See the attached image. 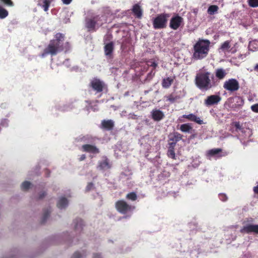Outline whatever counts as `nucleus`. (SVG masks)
<instances>
[{
    "instance_id": "nucleus-32",
    "label": "nucleus",
    "mask_w": 258,
    "mask_h": 258,
    "mask_svg": "<svg viewBox=\"0 0 258 258\" xmlns=\"http://www.w3.org/2000/svg\"><path fill=\"white\" fill-rule=\"evenodd\" d=\"M8 11L0 6V19H5L8 16Z\"/></svg>"
},
{
    "instance_id": "nucleus-21",
    "label": "nucleus",
    "mask_w": 258,
    "mask_h": 258,
    "mask_svg": "<svg viewBox=\"0 0 258 258\" xmlns=\"http://www.w3.org/2000/svg\"><path fill=\"white\" fill-rule=\"evenodd\" d=\"M174 81V78L167 77L163 79L162 82V86L163 88H168L171 85Z\"/></svg>"
},
{
    "instance_id": "nucleus-38",
    "label": "nucleus",
    "mask_w": 258,
    "mask_h": 258,
    "mask_svg": "<svg viewBox=\"0 0 258 258\" xmlns=\"http://www.w3.org/2000/svg\"><path fill=\"white\" fill-rule=\"evenodd\" d=\"M248 5L252 8L258 7V0H247Z\"/></svg>"
},
{
    "instance_id": "nucleus-25",
    "label": "nucleus",
    "mask_w": 258,
    "mask_h": 258,
    "mask_svg": "<svg viewBox=\"0 0 258 258\" xmlns=\"http://www.w3.org/2000/svg\"><path fill=\"white\" fill-rule=\"evenodd\" d=\"M182 138V135L178 132H175L173 134L172 136L169 138V141H173L177 143V142L181 140Z\"/></svg>"
},
{
    "instance_id": "nucleus-44",
    "label": "nucleus",
    "mask_w": 258,
    "mask_h": 258,
    "mask_svg": "<svg viewBox=\"0 0 258 258\" xmlns=\"http://www.w3.org/2000/svg\"><path fill=\"white\" fill-rule=\"evenodd\" d=\"M251 109L253 112L258 113V103L252 105Z\"/></svg>"
},
{
    "instance_id": "nucleus-27",
    "label": "nucleus",
    "mask_w": 258,
    "mask_h": 258,
    "mask_svg": "<svg viewBox=\"0 0 258 258\" xmlns=\"http://www.w3.org/2000/svg\"><path fill=\"white\" fill-rule=\"evenodd\" d=\"M180 130L184 133L189 132L192 130V126L189 123H184L180 125Z\"/></svg>"
},
{
    "instance_id": "nucleus-23",
    "label": "nucleus",
    "mask_w": 258,
    "mask_h": 258,
    "mask_svg": "<svg viewBox=\"0 0 258 258\" xmlns=\"http://www.w3.org/2000/svg\"><path fill=\"white\" fill-rule=\"evenodd\" d=\"M38 5L43 8L45 12H47L50 6V1L49 0H39Z\"/></svg>"
},
{
    "instance_id": "nucleus-1",
    "label": "nucleus",
    "mask_w": 258,
    "mask_h": 258,
    "mask_svg": "<svg viewBox=\"0 0 258 258\" xmlns=\"http://www.w3.org/2000/svg\"><path fill=\"white\" fill-rule=\"evenodd\" d=\"M65 39L64 34L59 32L56 33L54 38L50 41L47 47L43 50L41 56L44 57L49 54L52 56L61 51L65 53L69 52L71 49V44L69 42L65 41Z\"/></svg>"
},
{
    "instance_id": "nucleus-13",
    "label": "nucleus",
    "mask_w": 258,
    "mask_h": 258,
    "mask_svg": "<svg viewBox=\"0 0 258 258\" xmlns=\"http://www.w3.org/2000/svg\"><path fill=\"white\" fill-rule=\"evenodd\" d=\"M151 116L154 121H159L164 118L165 115L161 110L155 109L152 111Z\"/></svg>"
},
{
    "instance_id": "nucleus-35",
    "label": "nucleus",
    "mask_w": 258,
    "mask_h": 258,
    "mask_svg": "<svg viewBox=\"0 0 258 258\" xmlns=\"http://www.w3.org/2000/svg\"><path fill=\"white\" fill-rule=\"evenodd\" d=\"M0 3L8 7H13L14 4L11 0H0Z\"/></svg>"
},
{
    "instance_id": "nucleus-20",
    "label": "nucleus",
    "mask_w": 258,
    "mask_h": 258,
    "mask_svg": "<svg viewBox=\"0 0 258 258\" xmlns=\"http://www.w3.org/2000/svg\"><path fill=\"white\" fill-rule=\"evenodd\" d=\"M111 165H110L109 160L107 158H106L102 161L100 162L98 166V168H99L100 170L109 169Z\"/></svg>"
},
{
    "instance_id": "nucleus-3",
    "label": "nucleus",
    "mask_w": 258,
    "mask_h": 258,
    "mask_svg": "<svg viewBox=\"0 0 258 258\" xmlns=\"http://www.w3.org/2000/svg\"><path fill=\"white\" fill-rule=\"evenodd\" d=\"M106 22L104 15H95L86 18L85 26L88 32H95Z\"/></svg>"
},
{
    "instance_id": "nucleus-36",
    "label": "nucleus",
    "mask_w": 258,
    "mask_h": 258,
    "mask_svg": "<svg viewBox=\"0 0 258 258\" xmlns=\"http://www.w3.org/2000/svg\"><path fill=\"white\" fill-rule=\"evenodd\" d=\"M167 155L169 157H170L173 159H176L174 149H170V148H168V151H167Z\"/></svg>"
},
{
    "instance_id": "nucleus-18",
    "label": "nucleus",
    "mask_w": 258,
    "mask_h": 258,
    "mask_svg": "<svg viewBox=\"0 0 258 258\" xmlns=\"http://www.w3.org/2000/svg\"><path fill=\"white\" fill-rule=\"evenodd\" d=\"M74 223L75 224V230L79 232H81L84 225L83 220L81 219L77 218L74 220Z\"/></svg>"
},
{
    "instance_id": "nucleus-48",
    "label": "nucleus",
    "mask_w": 258,
    "mask_h": 258,
    "mask_svg": "<svg viewBox=\"0 0 258 258\" xmlns=\"http://www.w3.org/2000/svg\"><path fill=\"white\" fill-rule=\"evenodd\" d=\"M85 159H86V155L85 154H82L79 157V160L80 161H82L84 160Z\"/></svg>"
},
{
    "instance_id": "nucleus-41",
    "label": "nucleus",
    "mask_w": 258,
    "mask_h": 258,
    "mask_svg": "<svg viewBox=\"0 0 258 258\" xmlns=\"http://www.w3.org/2000/svg\"><path fill=\"white\" fill-rule=\"evenodd\" d=\"M219 198L223 202H225L228 199L227 196L224 194H220L219 195Z\"/></svg>"
},
{
    "instance_id": "nucleus-49",
    "label": "nucleus",
    "mask_w": 258,
    "mask_h": 258,
    "mask_svg": "<svg viewBox=\"0 0 258 258\" xmlns=\"http://www.w3.org/2000/svg\"><path fill=\"white\" fill-rule=\"evenodd\" d=\"M62 3L65 5H69L72 0H61Z\"/></svg>"
},
{
    "instance_id": "nucleus-8",
    "label": "nucleus",
    "mask_w": 258,
    "mask_h": 258,
    "mask_svg": "<svg viewBox=\"0 0 258 258\" xmlns=\"http://www.w3.org/2000/svg\"><path fill=\"white\" fill-rule=\"evenodd\" d=\"M89 87L96 93H99L102 92L106 88V86L103 81L97 78H94L90 81Z\"/></svg>"
},
{
    "instance_id": "nucleus-5",
    "label": "nucleus",
    "mask_w": 258,
    "mask_h": 258,
    "mask_svg": "<svg viewBox=\"0 0 258 258\" xmlns=\"http://www.w3.org/2000/svg\"><path fill=\"white\" fill-rule=\"evenodd\" d=\"M170 15L168 13H162L158 15L153 20V26L155 29H164L167 27L168 18Z\"/></svg>"
},
{
    "instance_id": "nucleus-37",
    "label": "nucleus",
    "mask_w": 258,
    "mask_h": 258,
    "mask_svg": "<svg viewBox=\"0 0 258 258\" xmlns=\"http://www.w3.org/2000/svg\"><path fill=\"white\" fill-rule=\"evenodd\" d=\"M31 183L29 181H24L21 184V188L23 190H27L30 187Z\"/></svg>"
},
{
    "instance_id": "nucleus-45",
    "label": "nucleus",
    "mask_w": 258,
    "mask_h": 258,
    "mask_svg": "<svg viewBox=\"0 0 258 258\" xmlns=\"http://www.w3.org/2000/svg\"><path fill=\"white\" fill-rule=\"evenodd\" d=\"M176 143L175 142H174L173 141H169V143H168L169 147H168V148H170V149H174V148H175V147L176 146Z\"/></svg>"
},
{
    "instance_id": "nucleus-9",
    "label": "nucleus",
    "mask_w": 258,
    "mask_h": 258,
    "mask_svg": "<svg viewBox=\"0 0 258 258\" xmlns=\"http://www.w3.org/2000/svg\"><path fill=\"white\" fill-rule=\"evenodd\" d=\"M238 81L235 79H229L226 81L223 84V88L231 92L237 91L239 89Z\"/></svg>"
},
{
    "instance_id": "nucleus-52",
    "label": "nucleus",
    "mask_w": 258,
    "mask_h": 258,
    "mask_svg": "<svg viewBox=\"0 0 258 258\" xmlns=\"http://www.w3.org/2000/svg\"><path fill=\"white\" fill-rule=\"evenodd\" d=\"M253 190L254 194L258 195V185L253 187Z\"/></svg>"
},
{
    "instance_id": "nucleus-30",
    "label": "nucleus",
    "mask_w": 258,
    "mask_h": 258,
    "mask_svg": "<svg viewBox=\"0 0 258 258\" xmlns=\"http://www.w3.org/2000/svg\"><path fill=\"white\" fill-rule=\"evenodd\" d=\"M50 212H51V210H50V208L44 210L42 219L41 220L42 224H44L45 222V221H46V220L49 216Z\"/></svg>"
},
{
    "instance_id": "nucleus-7",
    "label": "nucleus",
    "mask_w": 258,
    "mask_h": 258,
    "mask_svg": "<svg viewBox=\"0 0 258 258\" xmlns=\"http://www.w3.org/2000/svg\"><path fill=\"white\" fill-rule=\"evenodd\" d=\"M253 219L252 218H247L246 220L244 221L242 223L245 224L240 230L241 233H254L258 234V225L247 224V223H252Z\"/></svg>"
},
{
    "instance_id": "nucleus-54",
    "label": "nucleus",
    "mask_w": 258,
    "mask_h": 258,
    "mask_svg": "<svg viewBox=\"0 0 258 258\" xmlns=\"http://www.w3.org/2000/svg\"><path fill=\"white\" fill-rule=\"evenodd\" d=\"M148 92L147 91H146L145 92V93H148Z\"/></svg>"
},
{
    "instance_id": "nucleus-29",
    "label": "nucleus",
    "mask_w": 258,
    "mask_h": 258,
    "mask_svg": "<svg viewBox=\"0 0 258 258\" xmlns=\"http://www.w3.org/2000/svg\"><path fill=\"white\" fill-rule=\"evenodd\" d=\"M230 48V41H226L224 43H223L220 49L223 52L229 51V49Z\"/></svg>"
},
{
    "instance_id": "nucleus-51",
    "label": "nucleus",
    "mask_w": 258,
    "mask_h": 258,
    "mask_svg": "<svg viewBox=\"0 0 258 258\" xmlns=\"http://www.w3.org/2000/svg\"><path fill=\"white\" fill-rule=\"evenodd\" d=\"M46 194L45 192H43L42 193L40 194L39 196V199L40 200L43 199L46 196Z\"/></svg>"
},
{
    "instance_id": "nucleus-43",
    "label": "nucleus",
    "mask_w": 258,
    "mask_h": 258,
    "mask_svg": "<svg viewBox=\"0 0 258 258\" xmlns=\"http://www.w3.org/2000/svg\"><path fill=\"white\" fill-rule=\"evenodd\" d=\"M112 38L111 34H106L104 36L103 41L104 42L110 41Z\"/></svg>"
},
{
    "instance_id": "nucleus-12",
    "label": "nucleus",
    "mask_w": 258,
    "mask_h": 258,
    "mask_svg": "<svg viewBox=\"0 0 258 258\" xmlns=\"http://www.w3.org/2000/svg\"><path fill=\"white\" fill-rule=\"evenodd\" d=\"M104 51L105 55L108 58H112L113 57V52L114 51V43L111 41L106 44L104 46Z\"/></svg>"
},
{
    "instance_id": "nucleus-46",
    "label": "nucleus",
    "mask_w": 258,
    "mask_h": 258,
    "mask_svg": "<svg viewBox=\"0 0 258 258\" xmlns=\"http://www.w3.org/2000/svg\"><path fill=\"white\" fill-rule=\"evenodd\" d=\"M234 126L236 130L241 131L243 129L242 128L241 125H240L239 122H235V123L234 124Z\"/></svg>"
},
{
    "instance_id": "nucleus-10",
    "label": "nucleus",
    "mask_w": 258,
    "mask_h": 258,
    "mask_svg": "<svg viewBox=\"0 0 258 258\" xmlns=\"http://www.w3.org/2000/svg\"><path fill=\"white\" fill-rule=\"evenodd\" d=\"M183 23V18L179 15L176 14L173 16L169 22V27L171 29L176 30Z\"/></svg>"
},
{
    "instance_id": "nucleus-26",
    "label": "nucleus",
    "mask_w": 258,
    "mask_h": 258,
    "mask_svg": "<svg viewBox=\"0 0 258 258\" xmlns=\"http://www.w3.org/2000/svg\"><path fill=\"white\" fill-rule=\"evenodd\" d=\"M166 98V101H169L171 103L175 102L177 100L180 98L179 96L176 95L173 93L169 94L165 97Z\"/></svg>"
},
{
    "instance_id": "nucleus-33",
    "label": "nucleus",
    "mask_w": 258,
    "mask_h": 258,
    "mask_svg": "<svg viewBox=\"0 0 258 258\" xmlns=\"http://www.w3.org/2000/svg\"><path fill=\"white\" fill-rule=\"evenodd\" d=\"M126 198L131 201H135L137 199V195L136 192H131L126 195Z\"/></svg>"
},
{
    "instance_id": "nucleus-47",
    "label": "nucleus",
    "mask_w": 258,
    "mask_h": 258,
    "mask_svg": "<svg viewBox=\"0 0 258 258\" xmlns=\"http://www.w3.org/2000/svg\"><path fill=\"white\" fill-rule=\"evenodd\" d=\"M126 48V42L125 41H123L122 42L121 44L120 49L122 50H124Z\"/></svg>"
},
{
    "instance_id": "nucleus-42",
    "label": "nucleus",
    "mask_w": 258,
    "mask_h": 258,
    "mask_svg": "<svg viewBox=\"0 0 258 258\" xmlns=\"http://www.w3.org/2000/svg\"><path fill=\"white\" fill-rule=\"evenodd\" d=\"M94 187V184L92 182H89L86 187V191H89L92 189Z\"/></svg>"
},
{
    "instance_id": "nucleus-39",
    "label": "nucleus",
    "mask_w": 258,
    "mask_h": 258,
    "mask_svg": "<svg viewBox=\"0 0 258 258\" xmlns=\"http://www.w3.org/2000/svg\"><path fill=\"white\" fill-rule=\"evenodd\" d=\"M155 70H152L148 74L147 76L146 79L148 80L149 81L151 80L153 77L155 75Z\"/></svg>"
},
{
    "instance_id": "nucleus-19",
    "label": "nucleus",
    "mask_w": 258,
    "mask_h": 258,
    "mask_svg": "<svg viewBox=\"0 0 258 258\" xmlns=\"http://www.w3.org/2000/svg\"><path fill=\"white\" fill-rule=\"evenodd\" d=\"M226 75L227 73L223 69H217L215 71V76L219 80H223Z\"/></svg>"
},
{
    "instance_id": "nucleus-40",
    "label": "nucleus",
    "mask_w": 258,
    "mask_h": 258,
    "mask_svg": "<svg viewBox=\"0 0 258 258\" xmlns=\"http://www.w3.org/2000/svg\"><path fill=\"white\" fill-rule=\"evenodd\" d=\"M147 64L148 66L153 67L152 70H155V69L158 66L157 63L153 61H148Z\"/></svg>"
},
{
    "instance_id": "nucleus-14",
    "label": "nucleus",
    "mask_w": 258,
    "mask_h": 258,
    "mask_svg": "<svg viewBox=\"0 0 258 258\" xmlns=\"http://www.w3.org/2000/svg\"><path fill=\"white\" fill-rule=\"evenodd\" d=\"M82 149L83 152H86L92 154H98L100 152L99 149L95 146L85 144L82 146Z\"/></svg>"
},
{
    "instance_id": "nucleus-16",
    "label": "nucleus",
    "mask_w": 258,
    "mask_h": 258,
    "mask_svg": "<svg viewBox=\"0 0 258 258\" xmlns=\"http://www.w3.org/2000/svg\"><path fill=\"white\" fill-rule=\"evenodd\" d=\"M101 127L103 129L111 131L112 130L114 126V122L111 119L103 120L101 121Z\"/></svg>"
},
{
    "instance_id": "nucleus-2",
    "label": "nucleus",
    "mask_w": 258,
    "mask_h": 258,
    "mask_svg": "<svg viewBox=\"0 0 258 258\" xmlns=\"http://www.w3.org/2000/svg\"><path fill=\"white\" fill-rule=\"evenodd\" d=\"M210 41L208 39H199L194 45L192 57L196 60L202 59L208 54Z\"/></svg>"
},
{
    "instance_id": "nucleus-15",
    "label": "nucleus",
    "mask_w": 258,
    "mask_h": 258,
    "mask_svg": "<svg viewBox=\"0 0 258 258\" xmlns=\"http://www.w3.org/2000/svg\"><path fill=\"white\" fill-rule=\"evenodd\" d=\"M132 12L135 17L138 19H141L143 16V11L139 4H136L133 6Z\"/></svg>"
},
{
    "instance_id": "nucleus-11",
    "label": "nucleus",
    "mask_w": 258,
    "mask_h": 258,
    "mask_svg": "<svg viewBox=\"0 0 258 258\" xmlns=\"http://www.w3.org/2000/svg\"><path fill=\"white\" fill-rule=\"evenodd\" d=\"M222 98L219 95H212L209 96L204 101V104L206 106L217 105L220 102Z\"/></svg>"
},
{
    "instance_id": "nucleus-34",
    "label": "nucleus",
    "mask_w": 258,
    "mask_h": 258,
    "mask_svg": "<svg viewBox=\"0 0 258 258\" xmlns=\"http://www.w3.org/2000/svg\"><path fill=\"white\" fill-rule=\"evenodd\" d=\"M222 152V149L220 148L213 149L209 151L208 154L210 156L216 155Z\"/></svg>"
},
{
    "instance_id": "nucleus-22",
    "label": "nucleus",
    "mask_w": 258,
    "mask_h": 258,
    "mask_svg": "<svg viewBox=\"0 0 258 258\" xmlns=\"http://www.w3.org/2000/svg\"><path fill=\"white\" fill-rule=\"evenodd\" d=\"M68 205V200L64 197L61 198L57 204V206L59 209L65 208Z\"/></svg>"
},
{
    "instance_id": "nucleus-28",
    "label": "nucleus",
    "mask_w": 258,
    "mask_h": 258,
    "mask_svg": "<svg viewBox=\"0 0 258 258\" xmlns=\"http://www.w3.org/2000/svg\"><path fill=\"white\" fill-rule=\"evenodd\" d=\"M219 9L217 5H211L208 9V13L212 15L216 13Z\"/></svg>"
},
{
    "instance_id": "nucleus-4",
    "label": "nucleus",
    "mask_w": 258,
    "mask_h": 258,
    "mask_svg": "<svg viewBox=\"0 0 258 258\" xmlns=\"http://www.w3.org/2000/svg\"><path fill=\"white\" fill-rule=\"evenodd\" d=\"M211 73L207 71H201L198 73L195 78V84L201 90H207L212 88Z\"/></svg>"
},
{
    "instance_id": "nucleus-53",
    "label": "nucleus",
    "mask_w": 258,
    "mask_h": 258,
    "mask_svg": "<svg viewBox=\"0 0 258 258\" xmlns=\"http://www.w3.org/2000/svg\"><path fill=\"white\" fill-rule=\"evenodd\" d=\"M254 70L255 71H258V63H257L254 67Z\"/></svg>"
},
{
    "instance_id": "nucleus-17",
    "label": "nucleus",
    "mask_w": 258,
    "mask_h": 258,
    "mask_svg": "<svg viewBox=\"0 0 258 258\" xmlns=\"http://www.w3.org/2000/svg\"><path fill=\"white\" fill-rule=\"evenodd\" d=\"M182 117L188 119V120L194 121L199 124H203L204 123L203 120L201 119L199 117H197L196 115L190 113L188 115H183Z\"/></svg>"
},
{
    "instance_id": "nucleus-6",
    "label": "nucleus",
    "mask_w": 258,
    "mask_h": 258,
    "mask_svg": "<svg viewBox=\"0 0 258 258\" xmlns=\"http://www.w3.org/2000/svg\"><path fill=\"white\" fill-rule=\"evenodd\" d=\"M116 210L120 214L125 215L132 214L135 209V207L129 205L124 200H118L115 204Z\"/></svg>"
},
{
    "instance_id": "nucleus-50",
    "label": "nucleus",
    "mask_w": 258,
    "mask_h": 258,
    "mask_svg": "<svg viewBox=\"0 0 258 258\" xmlns=\"http://www.w3.org/2000/svg\"><path fill=\"white\" fill-rule=\"evenodd\" d=\"M93 258H102V256L99 253H94Z\"/></svg>"
},
{
    "instance_id": "nucleus-31",
    "label": "nucleus",
    "mask_w": 258,
    "mask_h": 258,
    "mask_svg": "<svg viewBox=\"0 0 258 258\" xmlns=\"http://www.w3.org/2000/svg\"><path fill=\"white\" fill-rule=\"evenodd\" d=\"M86 256V252L85 251H83L82 253L77 251L74 252L71 258H85Z\"/></svg>"
},
{
    "instance_id": "nucleus-24",
    "label": "nucleus",
    "mask_w": 258,
    "mask_h": 258,
    "mask_svg": "<svg viewBox=\"0 0 258 258\" xmlns=\"http://www.w3.org/2000/svg\"><path fill=\"white\" fill-rule=\"evenodd\" d=\"M248 49L251 51H255L258 50V40H254L249 43Z\"/></svg>"
}]
</instances>
